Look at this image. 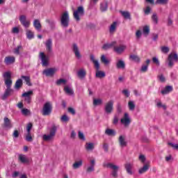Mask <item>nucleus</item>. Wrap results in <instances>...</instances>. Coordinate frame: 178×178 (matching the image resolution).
Returning <instances> with one entry per match:
<instances>
[{
	"label": "nucleus",
	"instance_id": "f257e3e1",
	"mask_svg": "<svg viewBox=\"0 0 178 178\" xmlns=\"http://www.w3.org/2000/svg\"><path fill=\"white\" fill-rule=\"evenodd\" d=\"M3 77L4 78V82L6 86V89L4 92V94L1 96V99L3 101H5L8 97H10V94L13 92V89L11 88L12 87V74H10V72H6L3 74Z\"/></svg>",
	"mask_w": 178,
	"mask_h": 178
},
{
	"label": "nucleus",
	"instance_id": "cd10ccee",
	"mask_svg": "<svg viewBox=\"0 0 178 178\" xmlns=\"http://www.w3.org/2000/svg\"><path fill=\"white\" fill-rule=\"evenodd\" d=\"M21 78H22L23 80H24L26 86H28L29 87H31V86H33V83H31V79H30V76L22 75Z\"/></svg>",
	"mask_w": 178,
	"mask_h": 178
},
{
	"label": "nucleus",
	"instance_id": "6ab92c4d",
	"mask_svg": "<svg viewBox=\"0 0 178 178\" xmlns=\"http://www.w3.org/2000/svg\"><path fill=\"white\" fill-rule=\"evenodd\" d=\"M124 168L127 171V173H128V175H133V164L130 163H127L124 164Z\"/></svg>",
	"mask_w": 178,
	"mask_h": 178
},
{
	"label": "nucleus",
	"instance_id": "f03ea898",
	"mask_svg": "<svg viewBox=\"0 0 178 178\" xmlns=\"http://www.w3.org/2000/svg\"><path fill=\"white\" fill-rule=\"evenodd\" d=\"M52 104H51L49 102H47L43 105L41 114L42 116H49V115L52 113Z\"/></svg>",
	"mask_w": 178,
	"mask_h": 178
},
{
	"label": "nucleus",
	"instance_id": "09e8293b",
	"mask_svg": "<svg viewBox=\"0 0 178 178\" xmlns=\"http://www.w3.org/2000/svg\"><path fill=\"white\" fill-rule=\"evenodd\" d=\"M128 106L129 108V111H134L136 108V105L134 104V102L129 101L128 103Z\"/></svg>",
	"mask_w": 178,
	"mask_h": 178
},
{
	"label": "nucleus",
	"instance_id": "e2e57ef3",
	"mask_svg": "<svg viewBox=\"0 0 178 178\" xmlns=\"http://www.w3.org/2000/svg\"><path fill=\"white\" fill-rule=\"evenodd\" d=\"M19 131L15 130L13 134V137H14V138H19Z\"/></svg>",
	"mask_w": 178,
	"mask_h": 178
},
{
	"label": "nucleus",
	"instance_id": "603ef678",
	"mask_svg": "<svg viewBox=\"0 0 178 178\" xmlns=\"http://www.w3.org/2000/svg\"><path fill=\"white\" fill-rule=\"evenodd\" d=\"M143 34L145 35H148L149 34V26H143Z\"/></svg>",
	"mask_w": 178,
	"mask_h": 178
},
{
	"label": "nucleus",
	"instance_id": "5fc2aeb1",
	"mask_svg": "<svg viewBox=\"0 0 178 178\" xmlns=\"http://www.w3.org/2000/svg\"><path fill=\"white\" fill-rule=\"evenodd\" d=\"M31 129H33V123L29 122L26 125V133H31Z\"/></svg>",
	"mask_w": 178,
	"mask_h": 178
},
{
	"label": "nucleus",
	"instance_id": "6e6d98bb",
	"mask_svg": "<svg viewBox=\"0 0 178 178\" xmlns=\"http://www.w3.org/2000/svg\"><path fill=\"white\" fill-rule=\"evenodd\" d=\"M119 123V117L118 115H114L113 119V124H118Z\"/></svg>",
	"mask_w": 178,
	"mask_h": 178
},
{
	"label": "nucleus",
	"instance_id": "9d476101",
	"mask_svg": "<svg viewBox=\"0 0 178 178\" xmlns=\"http://www.w3.org/2000/svg\"><path fill=\"white\" fill-rule=\"evenodd\" d=\"M40 58L42 60V65L47 67L49 65V57L48 56H46L44 52H40Z\"/></svg>",
	"mask_w": 178,
	"mask_h": 178
},
{
	"label": "nucleus",
	"instance_id": "052dcab7",
	"mask_svg": "<svg viewBox=\"0 0 178 178\" xmlns=\"http://www.w3.org/2000/svg\"><path fill=\"white\" fill-rule=\"evenodd\" d=\"M152 62L153 63H155L156 66H159L160 65L159 60L156 57L152 58Z\"/></svg>",
	"mask_w": 178,
	"mask_h": 178
},
{
	"label": "nucleus",
	"instance_id": "49530a36",
	"mask_svg": "<svg viewBox=\"0 0 178 178\" xmlns=\"http://www.w3.org/2000/svg\"><path fill=\"white\" fill-rule=\"evenodd\" d=\"M121 14L122 15L124 19H131L130 17V13L127 11H121Z\"/></svg>",
	"mask_w": 178,
	"mask_h": 178
},
{
	"label": "nucleus",
	"instance_id": "338daca9",
	"mask_svg": "<svg viewBox=\"0 0 178 178\" xmlns=\"http://www.w3.org/2000/svg\"><path fill=\"white\" fill-rule=\"evenodd\" d=\"M150 13H151V7L149 6L146 7V9L145 10V14L149 15Z\"/></svg>",
	"mask_w": 178,
	"mask_h": 178
},
{
	"label": "nucleus",
	"instance_id": "79ce46f5",
	"mask_svg": "<svg viewBox=\"0 0 178 178\" xmlns=\"http://www.w3.org/2000/svg\"><path fill=\"white\" fill-rule=\"evenodd\" d=\"M26 141H28V143H31L33 141V136H31V132H27L26 136H25Z\"/></svg>",
	"mask_w": 178,
	"mask_h": 178
},
{
	"label": "nucleus",
	"instance_id": "473e14b6",
	"mask_svg": "<svg viewBox=\"0 0 178 178\" xmlns=\"http://www.w3.org/2000/svg\"><path fill=\"white\" fill-rule=\"evenodd\" d=\"M100 10L102 12H106L108 10V3L103 2L100 4Z\"/></svg>",
	"mask_w": 178,
	"mask_h": 178
},
{
	"label": "nucleus",
	"instance_id": "7ed1b4c3",
	"mask_svg": "<svg viewBox=\"0 0 178 178\" xmlns=\"http://www.w3.org/2000/svg\"><path fill=\"white\" fill-rule=\"evenodd\" d=\"M103 166L104 168H108L109 169H112L113 171L111 172V176H113V177H118V172H119V166L114 165L112 163H104Z\"/></svg>",
	"mask_w": 178,
	"mask_h": 178
},
{
	"label": "nucleus",
	"instance_id": "4be33fe9",
	"mask_svg": "<svg viewBox=\"0 0 178 178\" xmlns=\"http://www.w3.org/2000/svg\"><path fill=\"white\" fill-rule=\"evenodd\" d=\"M149 63H151V60L147 59L145 61V65H143L140 69V72L143 73H145L148 70V66H149Z\"/></svg>",
	"mask_w": 178,
	"mask_h": 178
},
{
	"label": "nucleus",
	"instance_id": "2f4dec72",
	"mask_svg": "<svg viewBox=\"0 0 178 178\" xmlns=\"http://www.w3.org/2000/svg\"><path fill=\"white\" fill-rule=\"evenodd\" d=\"M22 86H23V81L19 79L16 81L15 84V88H16V90H19V88H22Z\"/></svg>",
	"mask_w": 178,
	"mask_h": 178
},
{
	"label": "nucleus",
	"instance_id": "412c9836",
	"mask_svg": "<svg viewBox=\"0 0 178 178\" xmlns=\"http://www.w3.org/2000/svg\"><path fill=\"white\" fill-rule=\"evenodd\" d=\"M172 91H173V86H167L165 87V88L163 90H161V94L163 95H166L167 94L172 92Z\"/></svg>",
	"mask_w": 178,
	"mask_h": 178
},
{
	"label": "nucleus",
	"instance_id": "2eb2a0df",
	"mask_svg": "<svg viewBox=\"0 0 178 178\" xmlns=\"http://www.w3.org/2000/svg\"><path fill=\"white\" fill-rule=\"evenodd\" d=\"M94 170H95V159H92L90 161V166L87 168L86 172L87 173H91Z\"/></svg>",
	"mask_w": 178,
	"mask_h": 178
},
{
	"label": "nucleus",
	"instance_id": "f3484780",
	"mask_svg": "<svg viewBox=\"0 0 178 178\" xmlns=\"http://www.w3.org/2000/svg\"><path fill=\"white\" fill-rule=\"evenodd\" d=\"M76 74L79 79H80L81 80H83V79H84V77L87 76V71H86L85 69L81 68L77 72Z\"/></svg>",
	"mask_w": 178,
	"mask_h": 178
},
{
	"label": "nucleus",
	"instance_id": "6e6552de",
	"mask_svg": "<svg viewBox=\"0 0 178 178\" xmlns=\"http://www.w3.org/2000/svg\"><path fill=\"white\" fill-rule=\"evenodd\" d=\"M19 22L21 23V24H22V26H24V27H25L26 29H29L30 27V20H27V17H26V15H22L19 16Z\"/></svg>",
	"mask_w": 178,
	"mask_h": 178
},
{
	"label": "nucleus",
	"instance_id": "39448f33",
	"mask_svg": "<svg viewBox=\"0 0 178 178\" xmlns=\"http://www.w3.org/2000/svg\"><path fill=\"white\" fill-rule=\"evenodd\" d=\"M60 24L62 27L67 28L69 27V22L70 19L69 18V13L67 11L64 12L60 16Z\"/></svg>",
	"mask_w": 178,
	"mask_h": 178
},
{
	"label": "nucleus",
	"instance_id": "864d4df0",
	"mask_svg": "<svg viewBox=\"0 0 178 178\" xmlns=\"http://www.w3.org/2000/svg\"><path fill=\"white\" fill-rule=\"evenodd\" d=\"M56 84L57 86H60V84H66V79H60L56 81Z\"/></svg>",
	"mask_w": 178,
	"mask_h": 178
},
{
	"label": "nucleus",
	"instance_id": "0e129e2a",
	"mask_svg": "<svg viewBox=\"0 0 178 178\" xmlns=\"http://www.w3.org/2000/svg\"><path fill=\"white\" fill-rule=\"evenodd\" d=\"M158 77H159V80L161 83H165L166 79H165V76H163V74L159 75Z\"/></svg>",
	"mask_w": 178,
	"mask_h": 178
},
{
	"label": "nucleus",
	"instance_id": "f704fd0d",
	"mask_svg": "<svg viewBox=\"0 0 178 178\" xmlns=\"http://www.w3.org/2000/svg\"><path fill=\"white\" fill-rule=\"evenodd\" d=\"M81 166H83V161H81V160H80L79 161H76L72 165L73 169H79V168H81Z\"/></svg>",
	"mask_w": 178,
	"mask_h": 178
},
{
	"label": "nucleus",
	"instance_id": "4d7b16f0",
	"mask_svg": "<svg viewBox=\"0 0 178 178\" xmlns=\"http://www.w3.org/2000/svg\"><path fill=\"white\" fill-rule=\"evenodd\" d=\"M161 49L163 54H168V52H169V47H165V46L161 47Z\"/></svg>",
	"mask_w": 178,
	"mask_h": 178
},
{
	"label": "nucleus",
	"instance_id": "a211bd4d",
	"mask_svg": "<svg viewBox=\"0 0 178 178\" xmlns=\"http://www.w3.org/2000/svg\"><path fill=\"white\" fill-rule=\"evenodd\" d=\"M95 69L96 70V77L97 79H104V77H105V76H106L105 72L99 70V65L98 68L96 67H95Z\"/></svg>",
	"mask_w": 178,
	"mask_h": 178
},
{
	"label": "nucleus",
	"instance_id": "b1692460",
	"mask_svg": "<svg viewBox=\"0 0 178 178\" xmlns=\"http://www.w3.org/2000/svg\"><path fill=\"white\" fill-rule=\"evenodd\" d=\"M18 160L21 163H29V159L24 154H19Z\"/></svg>",
	"mask_w": 178,
	"mask_h": 178
},
{
	"label": "nucleus",
	"instance_id": "dca6fc26",
	"mask_svg": "<svg viewBox=\"0 0 178 178\" xmlns=\"http://www.w3.org/2000/svg\"><path fill=\"white\" fill-rule=\"evenodd\" d=\"M149 168H151L149 163L145 164L143 167L140 168L138 170L139 175H143V173H146V172H148V170H149Z\"/></svg>",
	"mask_w": 178,
	"mask_h": 178
},
{
	"label": "nucleus",
	"instance_id": "f8f14e48",
	"mask_svg": "<svg viewBox=\"0 0 178 178\" xmlns=\"http://www.w3.org/2000/svg\"><path fill=\"white\" fill-rule=\"evenodd\" d=\"M16 62V58L13 56H7L4 58V63L7 66H9V65H13Z\"/></svg>",
	"mask_w": 178,
	"mask_h": 178
},
{
	"label": "nucleus",
	"instance_id": "423d86ee",
	"mask_svg": "<svg viewBox=\"0 0 178 178\" xmlns=\"http://www.w3.org/2000/svg\"><path fill=\"white\" fill-rule=\"evenodd\" d=\"M56 134V126H53L50 130L49 134H44L42 136L44 141H51Z\"/></svg>",
	"mask_w": 178,
	"mask_h": 178
},
{
	"label": "nucleus",
	"instance_id": "bf43d9fd",
	"mask_svg": "<svg viewBox=\"0 0 178 178\" xmlns=\"http://www.w3.org/2000/svg\"><path fill=\"white\" fill-rule=\"evenodd\" d=\"M61 122H69V117L66 115H63L60 118Z\"/></svg>",
	"mask_w": 178,
	"mask_h": 178
},
{
	"label": "nucleus",
	"instance_id": "ea45409f",
	"mask_svg": "<svg viewBox=\"0 0 178 178\" xmlns=\"http://www.w3.org/2000/svg\"><path fill=\"white\" fill-rule=\"evenodd\" d=\"M64 91L66 92V94H68L69 95H73L74 92L72 88H69V86L64 87Z\"/></svg>",
	"mask_w": 178,
	"mask_h": 178
},
{
	"label": "nucleus",
	"instance_id": "9b49d317",
	"mask_svg": "<svg viewBox=\"0 0 178 178\" xmlns=\"http://www.w3.org/2000/svg\"><path fill=\"white\" fill-rule=\"evenodd\" d=\"M121 123L122 124H124V126H129L131 123V120L129 116V113H125L124 114V117L121 119Z\"/></svg>",
	"mask_w": 178,
	"mask_h": 178
},
{
	"label": "nucleus",
	"instance_id": "bb28decb",
	"mask_svg": "<svg viewBox=\"0 0 178 178\" xmlns=\"http://www.w3.org/2000/svg\"><path fill=\"white\" fill-rule=\"evenodd\" d=\"M115 45H116V42H112L111 43L109 44H104L102 47V49H104V51H107V49H111L113 47H114Z\"/></svg>",
	"mask_w": 178,
	"mask_h": 178
},
{
	"label": "nucleus",
	"instance_id": "5701e85b",
	"mask_svg": "<svg viewBox=\"0 0 178 178\" xmlns=\"http://www.w3.org/2000/svg\"><path fill=\"white\" fill-rule=\"evenodd\" d=\"M45 45L47 52H52V39H48L45 42Z\"/></svg>",
	"mask_w": 178,
	"mask_h": 178
},
{
	"label": "nucleus",
	"instance_id": "de8ad7c7",
	"mask_svg": "<svg viewBox=\"0 0 178 178\" xmlns=\"http://www.w3.org/2000/svg\"><path fill=\"white\" fill-rule=\"evenodd\" d=\"M116 24H118V23H116V22H114L111 25L110 29H109L110 33H113L115 31V30H116Z\"/></svg>",
	"mask_w": 178,
	"mask_h": 178
},
{
	"label": "nucleus",
	"instance_id": "ddd939ff",
	"mask_svg": "<svg viewBox=\"0 0 178 178\" xmlns=\"http://www.w3.org/2000/svg\"><path fill=\"white\" fill-rule=\"evenodd\" d=\"M56 73V68H48L43 71V74H45L47 77H51Z\"/></svg>",
	"mask_w": 178,
	"mask_h": 178
},
{
	"label": "nucleus",
	"instance_id": "a18cd8bd",
	"mask_svg": "<svg viewBox=\"0 0 178 178\" xmlns=\"http://www.w3.org/2000/svg\"><path fill=\"white\" fill-rule=\"evenodd\" d=\"M23 47L22 45L17 46L15 49H14V54L15 55H20V49H22Z\"/></svg>",
	"mask_w": 178,
	"mask_h": 178
},
{
	"label": "nucleus",
	"instance_id": "4468645a",
	"mask_svg": "<svg viewBox=\"0 0 178 178\" xmlns=\"http://www.w3.org/2000/svg\"><path fill=\"white\" fill-rule=\"evenodd\" d=\"M126 48L127 47L123 44H120V46L114 45L113 51L114 52H116V54H120L124 52V50L126 49Z\"/></svg>",
	"mask_w": 178,
	"mask_h": 178
},
{
	"label": "nucleus",
	"instance_id": "680f3d73",
	"mask_svg": "<svg viewBox=\"0 0 178 178\" xmlns=\"http://www.w3.org/2000/svg\"><path fill=\"white\" fill-rule=\"evenodd\" d=\"M22 115L27 116V115H29V113H30V111L27 108H22Z\"/></svg>",
	"mask_w": 178,
	"mask_h": 178
},
{
	"label": "nucleus",
	"instance_id": "7c9ffc66",
	"mask_svg": "<svg viewBox=\"0 0 178 178\" xmlns=\"http://www.w3.org/2000/svg\"><path fill=\"white\" fill-rule=\"evenodd\" d=\"M118 141L120 147H126V145H127V142H126L123 136L119 137Z\"/></svg>",
	"mask_w": 178,
	"mask_h": 178
},
{
	"label": "nucleus",
	"instance_id": "c85d7f7f",
	"mask_svg": "<svg viewBox=\"0 0 178 178\" xmlns=\"http://www.w3.org/2000/svg\"><path fill=\"white\" fill-rule=\"evenodd\" d=\"M116 67L118 69H124L126 67V64L124 63V61H123L122 60H119L116 63Z\"/></svg>",
	"mask_w": 178,
	"mask_h": 178
},
{
	"label": "nucleus",
	"instance_id": "20e7f679",
	"mask_svg": "<svg viewBox=\"0 0 178 178\" xmlns=\"http://www.w3.org/2000/svg\"><path fill=\"white\" fill-rule=\"evenodd\" d=\"M73 16L76 22H80L81 20V17L84 16V8L83 6H79L76 10H74Z\"/></svg>",
	"mask_w": 178,
	"mask_h": 178
},
{
	"label": "nucleus",
	"instance_id": "c03bdc74",
	"mask_svg": "<svg viewBox=\"0 0 178 178\" xmlns=\"http://www.w3.org/2000/svg\"><path fill=\"white\" fill-rule=\"evenodd\" d=\"M102 99H95L93 100V105L95 106H97V105H102Z\"/></svg>",
	"mask_w": 178,
	"mask_h": 178
},
{
	"label": "nucleus",
	"instance_id": "aec40b11",
	"mask_svg": "<svg viewBox=\"0 0 178 178\" xmlns=\"http://www.w3.org/2000/svg\"><path fill=\"white\" fill-rule=\"evenodd\" d=\"M72 51L75 54V56L78 58V59H80V58H81V55L80 54V51L79 50V47H77L76 44H73Z\"/></svg>",
	"mask_w": 178,
	"mask_h": 178
},
{
	"label": "nucleus",
	"instance_id": "774afa93",
	"mask_svg": "<svg viewBox=\"0 0 178 178\" xmlns=\"http://www.w3.org/2000/svg\"><path fill=\"white\" fill-rule=\"evenodd\" d=\"M168 145H170L172 148H174L175 149H178V144H173L172 143H169Z\"/></svg>",
	"mask_w": 178,
	"mask_h": 178
},
{
	"label": "nucleus",
	"instance_id": "a878e982",
	"mask_svg": "<svg viewBox=\"0 0 178 178\" xmlns=\"http://www.w3.org/2000/svg\"><path fill=\"white\" fill-rule=\"evenodd\" d=\"M105 134L106 136L115 137V136H116V131H115V129H106L105 131Z\"/></svg>",
	"mask_w": 178,
	"mask_h": 178
},
{
	"label": "nucleus",
	"instance_id": "c756f323",
	"mask_svg": "<svg viewBox=\"0 0 178 178\" xmlns=\"http://www.w3.org/2000/svg\"><path fill=\"white\" fill-rule=\"evenodd\" d=\"M33 26L36 30H41L42 26L41 25V22H40L39 19H35L33 21Z\"/></svg>",
	"mask_w": 178,
	"mask_h": 178
},
{
	"label": "nucleus",
	"instance_id": "c9c22d12",
	"mask_svg": "<svg viewBox=\"0 0 178 178\" xmlns=\"http://www.w3.org/2000/svg\"><path fill=\"white\" fill-rule=\"evenodd\" d=\"M90 60L94 63L95 67H97L98 69L99 66V63L98 62V60H95V57L92 54L90 55Z\"/></svg>",
	"mask_w": 178,
	"mask_h": 178
},
{
	"label": "nucleus",
	"instance_id": "3c124183",
	"mask_svg": "<svg viewBox=\"0 0 178 178\" xmlns=\"http://www.w3.org/2000/svg\"><path fill=\"white\" fill-rule=\"evenodd\" d=\"M130 59L134 60L135 62H140V57L137 55L132 54L130 56Z\"/></svg>",
	"mask_w": 178,
	"mask_h": 178
},
{
	"label": "nucleus",
	"instance_id": "8fccbe9b",
	"mask_svg": "<svg viewBox=\"0 0 178 178\" xmlns=\"http://www.w3.org/2000/svg\"><path fill=\"white\" fill-rule=\"evenodd\" d=\"M78 137L79 140H82V141H86V136H84V134L81 131H78Z\"/></svg>",
	"mask_w": 178,
	"mask_h": 178
},
{
	"label": "nucleus",
	"instance_id": "37998d69",
	"mask_svg": "<svg viewBox=\"0 0 178 178\" xmlns=\"http://www.w3.org/2000/svg\"><path fill=\"white\" fill-rule=\"evenodd\" d=\"M152 20L154 24H158V15L156 13H154L152 15Z\"/></svg>",
	"mask_w": 178,
	"mask_h": 178
},
{
	"label": "nucleus",
	"instance_id": "72a5a7b5",
	"mask_svg": "<svg viewBox=\"0 0 178 178\" xmlns=\"http://www.w3.org/2000/svg\"><path fill=\"white\" fill-rule=\"evenodd\" d=\"M100 60L102 63H104V65H109V63H111V61L108 58H106L105 55H102Z\"/></svg>",
	"mask_w": 178,
	"mask_h": 178
},
{
	"label": "nucleus",
	"instance_id": "4c0bfd02",
	"mask_svg": "<svg viewBox=\"0 0 178 178\" xmlns=\"http://www.w3.org/2000/svg\"><path fill=\"white\" fill-rule=\"evenodd\" d=\"M33 90H29L28 92H25L22 94V97L24 98H31V95H33Z\"/></svg>",
	"mask_w": 178,
	"mask_h": 178
},
{
	"label": "nucleus",
	"instance_id": "e433bc0d",
	"mask_svg": "<svg viewBox=\"0 0 178 178\" xmlns=\"http://www.w3.org/2000/svg\"><path fill=\"white\" fill-rule=\"evenodd\" d=\"M85 148L87 151H92V149H94V143H87L85 145Z\"/></svg>",
	"mask_w": 178,
	"mask_h": 178
},
{
	"label": "nucleus",
	"instance_id": "1a4fd4ad",
	"mask_svg": "<svg viewBox=\"0 0 178 178\" xmlns=\"http://www.w3.org/2000/svg\"><path fill=\"white\" fill-rule=\"evenodd\" d=\"M104 111L108 115L113 112V101L110 100L105 104Z\"/></svg>",
	"mask_w": 178,
	"mask_h": 178
},
{
	"label": "nucleus",
	"instance_id": "69168bd1",
	"mask_svg": "<svg viewBox=\"0 0 178 178\" xmlns=\"http://www.w3.org/2000/svg\"><path fill=\"white\" fill-rule=\"evenodd\" d=\"M139 160L142 162V163H144V162H145V156L140 154L139 156Z\"/></svg>",
	"mask_w": 178,
	"mask_h": 178
},
{
	"label": "nucleus",
	"instance_id": "a19ab883",
	"mask_svg": "<svg viewBox=\"0 0 178 178\" xmlns=\"http://www.w3.org/2000/svg\"><path fill=\"white\" fill-rule=\"evenodd\" d=\"M169 0H156V5H168Z\"/></svg>",
	"mask_w": 178,
	"mask_h": 178
},
{
	"label": "nucleus",
	"instance_id": "393cba45",
	"mask_svg": "<svg viewBox=\"0 0 178 178\" xmlns=\"http://www.w3.org/2000/svg\"><path fill=\"white\" fill-rule=\"evenodd\" d=\"M3 127L6 129H12V123H10V120L6 117L4 118Z\"/></svg>",
	"mask_w": 178,
	"mask_h": 178
},
{
	"label": "nucleus",
	"instance_id": "58836bf2",
	"mask_svg": "<svg viewBox=\"0 0 178 178\" xmlns=\"http://www.w3.org/2000/svg\"><path fill=\"white\" fill-rule=\"evenodd\" d=\"M26 37L29 40H33V38H34V33H33V31L27 29L26 30Z\"/></svg>",
	"mask_w": 178,
	"mask_h": 178
},
{
	"label": "nucleus",
	"instance_id": "13d9d810",
	"mask_svg": "<svg viewBox=\"0 0 178 178\" xmlns=\"http://www.w3.org/2000/svg\"><path fill=\"white\" fill-rule=\"evenodd\" d=\"M103 149H104V152H108L109 151V145L108 143H103Z\"/></svg>",
	"mask_w": 178,
	"mask_h": 178
},
{
	"label": "nucleus",
	"instance_id": "0eeeda50",
	"mask_svg": "<svg viewBox=\"0 0 178 178\" xmlns=\"http://www.w3.org/2000/svg\"><path fill=\"white\" fill-rule=\"evenodd\" d=\"M168 67L172 68L173 67L175 63L174 62H178V56L177 54H173L171 53L168 58Z\"/></svg>",
	"mask_w": 178,
	"mask_h": 178
}]
</instances>
